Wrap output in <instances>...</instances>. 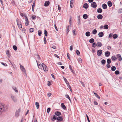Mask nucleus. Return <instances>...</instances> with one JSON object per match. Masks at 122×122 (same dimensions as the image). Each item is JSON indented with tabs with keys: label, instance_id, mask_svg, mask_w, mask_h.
<instances>
[{
	"label": "nucleus",
	"instance_id": "1",
	"mask_svg": "<svg viewBox=\"0 0 122 122\" xmlns=\"http://www.w3.org/2000/svg\"><path fill=\"white\" fill-rule=\"evenodd\" d=\"M8 105H5L4 104L0 103V112H2L5 111L9 107Z\"/></svg>",
	"mask_w": 122,
	"mask_h": 122
},
{
	"label": "nucleus",
	"instance_id": "2",
	"mask_svg": "<svg viewBox=\"0 0 122 122\" xmlns=\"http://www.w3.org/2000/svg\"><path fill=\"white\" fill-rule=\"evenodd\" d=\"M20 111V108L17 110H16V111L15 113V116L16 117H18L19 115V113Z\"/></svg>",
	"mask_w": 122,
	"mask_h": 122
},
{
	"label": "nucleus",
	"instance_id": "3",
	"mask_svg": "<svg viewBox=\"0 0 122 122\" xmlns=\"http://www.w3.org/2000/svg\"><path fill=\"white\" fill-rule=\"evenodd\" d=\"M11 98L13 101L14 102H16L17 101V99L16 97L14 95L12 94L11 95Z\"/></svg>",
	"mask_w": 122,
	"mask_h": 122
},
{
	"label": "nucleus",
	"instance_id": "4",
	"mask_svg": "<svg viewBox=\"0 0 122 122\" xmlns=\"http://www.w3.org/2000/svg\"><path fill=\"white\" fill-rule=\"evenodd\" d=\"M24 17L25 19V25L27 26L29 25V22L28 20L27 17L26 16H25Z\"/></svg>",
	"mask_w": 122,
	"mask_h": 122
},
{
	"label": "nucleus",
	"instance_id": "5",
	"mask_svg": "<svg viewBox=\"0 0 122 122\" xmlns=\"http://www.w3.org/2000/svg\"><path fill=\"white\" fill-rule=\"evenodd\" d=\"M91 7L93 8H95L97 6V5L95 2H93L91 4Z\"/></svg>",
	"mask_w": 122,
	"mask_h": 122
},
{
	"label": "nucleus",
	"instance_id": "6",
	"mask_svg": "<svg viewBox=\"0 0 122 122\" xmlns=\"http://www.w3.org/2000/svg\"><path fill=\"white\" fill-rule=\"evenodd\" d=\"M42 65L43 66V68L44 71L45 72L47 71H48V69L44 63H42Z\"/></svg>",
	"mask_w": 122,
	"mask_h": 122
},
{
	"label": "nucleus",
	"instance_id": "7",
	"mask_svg": "<svg viewBox=\"0 0 122 122\" xmlns=\"http://www.w3.org/2000/svg\"><path fill=\"white\" fill-rule=\"evenodd\" d=\"M102 53V50H99L97 51V55L99 56H101Z\"/></svg>",
	"mask_w": 122,
	"mask_h": 122
},
{
	"label": "nucleus",
	"instance_id": "8",
	"mask_svg": "<svg viewBox=\"0 0 122 122\" xmlns=\"http://www.w3.org/2000/svg\"><path fill=\"white\" fill-rule=\"evenodd\" d=\"M36 61L37 64V65L38 68L41 69H42V68H43V65H42V63L41 65V64H38V63L37 61Z\"/></svg>",
	"mask_w": 122,
	"mask_h": 122
},
{
	"label": "nucleus",
	"instance_id": "9",
	"mask_svg": "<svg viewBox=\"0 0 122 122\" xmlns=\"http://www.w3.org/2000/svg\"><path fill=\"white\" fill-rule=\"evenodd\" d=\"M57 120L60 122L63 120V118L62 116H58L57 117Z\"/></svg>",
	"mask_w": 122,
	"mask_h": 122
},
{
	"label": "nucleus",
	"instance_id": "10",
	"mask_svg": "<svg viewBox=\"0 0 122 122\" xmlns=\"http://www.w3.org/2000/svg\"><path fill=\"white\" fill-rule=\"evenodd\" d=\"M117 58L118 60L119 61H121L122 60V58L121 55L119 54H117Z\"/></svg>",
	"mask_w": 122,
	"mask_h": 122
},
{
	"label": "nucleus",
	"instance_id": "11",
	"mask_svg": "<svg viewBox=\"0 0 122 122\" xmlns=\"http://www.w3.org/2000/svg\"><path fill=\"white\" fill-rule=\"evenodd\" d=\"M20 69L23 72H25L26 71L24 67L22 65L20 66Z\"/></svg>",
	"mask_w": 122,
	"mask_h": 122
},
{
	"label": "nucleus",
	"instance_id": "12",
	"mask_svg": "<svg viewBox=\"0 0 122 122\" xmlns=\"http://www.w3.org/2000/svg\"><path fill=\"white\" fill-rule=\"evenodd\" d=\"M50 2L48 1H45L44 5L45 6H48L50 4Z\"/></svg>",
	"mask_w": 122,
	"mask_h": 122
},
{
	"label": "nucleus",
	"instance_id": "13",
	"mask_svg": "<svg viewBox=\"0 0 122 122\" xmlns=\"http://www.w3.org/2000/svg\"><path fill=\"white\" fill-rule=\"evenodd\" d=\"M57 117L55 115H53L52 118H51V120L52 121H54L55 120H57Z\"/></svg>",
	"mask_w": 122,
	"mask_h": 122
},
{
	"label": "nucleus",
	"instance_id": "14",
	"mask_svg": "<svg viewBox=\"0 0 122 122\" xmlns=\"http://www.w3.org/2000/svg\"><path fill=\"white\" fill-rule=\"evenodd\" d=\"M88 7V4L86 3L84 4L83 6V7L86 9H87Z\"/></svg>",
	"mask_w": 122,
	"mask_h": 122
},
{
	"label": "nucleus",
	"instance_id": "15",
	"mask_svg": "<svg viewBox=\"0 0 122 122\" xmlns=\"http://www.w3.org/2000/svg\"><path fill=\"white\" fill-rule=\"evenodd\" d=\"M107 5L108 6L110 7L112 6V3L111 1H109L107 2Z\"/></svg>",
	"mask_w": 122,
	"mask_h": 122
},
{
	"label": "nucleus",
	"instance_id": "16",
	"mask_svg": "<svg viewBox=\"0 0 122 122\" xmlns=\"http://www.w3.org/2000/svg\"><path fill=\"white\" fill-rule=\"evenodd\" d=\"M99 36L100 37H102L104 36V34L102 32H101L98 34Z\"/></svg>",
	"mask_w": 122,
	"mask_h": 122
},
{
	"label": "nucleus",
	"instance_id": "17",
	"mask_svg": "<svg viewBox=\"0 0 122 122\" xmlns=\"http://www.w3.org/2000/svg\"><path fill=\"white\" fill-rule=\"evenodd\" d=\"M55 114L56 115L58 116L61 115V113L60 112L56 111L55 112Z\"/></svg>",
	"mask_w": 122,
	"mask_h": 122
},
{
	"label": "nucleus",
	"instance_id": "18",
	"mask_svg": "<svg viewBox=\"0 0 122 122\" xmlns=\"http://www.w3.org/2000/svg\"><path fill=\"white\" fill-rule=\"evenodd\" d=\"M110 54V52L108 51H107L105 53V56L107 57H108L109 56Z\"/></svg>",
	"mask_w": 122,
	"mask_h": 122
},
{
	"label": "nucleus",
	"instance_id": "19",
	"mask_svg": "<svg viewBox=\"0 0 122 122\" xmlns=\"http://www.w3.org/2000/svg\"><path fill=\"white\" fill-rule=\"evenodd\" d=\"M102 17V16L101 14H99L97 16V18L99 19H101Z\"/></svg>",
	"mask_w": 122,
	"mask_h": 122
},
{
	"label": "nucleus",
	"instance_id": "20",
	"mask_svg": "<svg viewBox=\"0 0 122 122\" xmlns=\"http://www.w3.org/2000/svg\"><path fill=\"white\" fill-rule=\"evenodd\" d=\"M97 46L98 47H100L102 46V44L101 42H98L97 44Z\"/></svg>",
	"mask_w": 122,
	"mask_h": 122
},
{
	"label": "nucleus",
	"instance_id": "21",
	"mask_svg": "<svg viewBox=\"0 0 122 122\" xmlns=\"http://www.w3.org/2000/svg\"><path fill=\"white\" fill-rule=\"evenodd\" d=\"M61 106L62 107L64 110H66V107L64 104L62 103H61Z\"/></svg>",
	"mask_w": 122,
	"mask_h": 122
},
{
	"label": "nucleus",
	"instance_id": "22",
	"mask_svg": "<svg viewBox=\"0 0 122 122\" xmlns=\"http://www.w3.org/2000/svg\"><path fill=\"white\" fill-rule=\"evenodd\" d=\"M102 9L100 8H98L97 10V12L99 13H101L102 12Z\"/></svg>",
	"mask_w": 122,
	"mask_h": 122
},
{
	"label": "nucleus",
	"instance_id": "23",
	"mask_svg": "<svg viewBox=\"0 0 122 122\" xmlns=\"http://www.w3.org/2000/svg\"><path fill=\"white\" fill-rule=\"evenodd\" d=\"M107 5L105 4H104L102 5V7L104 9H106L107 8Z\"/></svg>",
	"mask_w": 122,
	"mask_h": 122
},
{
	"label": "nucleus",
	"instance_id": "24",
	"mask_svg": "<svg viewBox=\"0 0 122 122\" xmlns=\"http://www.w3.org/2000/svg\"><path fill=\"white\" fill-rule=\"evenodd\" d=\"M16 22L17 25L21 24V22L19 20L18 18L16 19Z\"/></svg>",
	"mask_w": 122,
	"mask_h": 122
},
{
	"label": "nucleus",
	"instance_id": "25",
	"mask_svg": "<svg viewBox=\"0 0 122 122\" xmlns=\"http://www.w3.org/2000/svg\"><path fill=\"white\" fill-rule=\"evenodd\" d=\"M35 105L36 107L38 109L39 108V104L38 102H36L35 103Z\"/></svg>",
	"mask_w": 122,
	"mask_h": 122
},
{
	"label": "nucleus",
	"instance_id": "26",
	"mask_svg": "<svg viewBox=\"0 0 122 122\" xmlns=\"http://www.w3.org/2000/svg\"><path fill=\"white\" fill-rule=\"evenodd\" d=\"M6 54L8 57H10V53L9 52V50H7Z\"/></svg>",
	"mask_w": 122,
	"mask_h": 122
},
{
	"label": "nucleus",
	"instance_id": "27",
	"mask_svg": "<svg viewBox=\"0 0 122 122\" xmlns=\"http://www.w3.org/2000/svg\"><path fill=\"white\" fill-rule=\"evenodd\" d=\"M35 6V2H34L33 3L32 6V11L33 12H34V7Z\"/></svg>",
	"mask_w": 122,
	"mask_h": 122
},
{
	"label": "nucleus",
	"instance_id": "28",
	"mask_svg": "<svg viewBox=\"0 0 122 122\" xmlns=\"http://www.w3.org/2000/svg\"><path fill=\"white\" fill-rule=\"evenodd\" d=\"M116 67L114 66H113L111 67V70L112 71H114L116 70Z\"/></svg>",
	"mask_w": 122,
	"mask_h": 122
},
{
	"label": "nucleus",
	"instance_id": "29",
	"mask_svg": "<svg viewBox=\"0 0 122 122\" xmlns=\"http://www.w3.org/2000/svg\"><path fill=\"white\" fill-rule=\"evenodd\" d=\"M12 88L17 93L18 92V91L16 87L14 86L12 87Z\"/></svg>",
	"mask_w": 122,
	"mask_h": 122
},
{
	"label": "nucleus",
	"instance_id": "30",
	"mask_svg": "<svg viewBox=\"0 0 122 122\" xmlns=\"http://www.w3.org/2000/svg\"><path fill=\"white\" fill-rule=\"evenodd\" d=\"M83 17L84 19H86L88 18V15L86 14H84L83 15Z\"/></svg>",
	"mask_w": 122,
	"mask_h": 122
},
{
	"label": "nucleus",
	"instance_id": "31",
	"mask_svg": "<svg viewBox=\"0 0 122 122\" xmlns=\"http://www.w3.org/2000/svg\"><path fill=\"white\" fill-rule=\"evenodd\" d=\"M63 78L65 82L66 83V84L67 85L68 84H69L68 82L67 81V80L65 78L64 76H63Z\"/></svg>",
	"mask_w": 122,
	"mask_h": 122
},
{
	"label": "nucleus",
	"instance_id": "32",
	"mask_svg": "<svg viewBox=\"0 0 122 122\" xmlns=\"http://www.w3.org/2000/svg\"><path fill=\"white\" fill-rule=\"evenodd\" d=\"M90 35V33L89 31H87L86 32V35L87 36H89Z\"/></svg>",
	"mask_w": 122,
	"mask_h": 122
},
{
	"label": "nucleus",
	"instance_id": "33",
	"mask_svg": "<svg viewBox=\"0 0 122 122\" xmlns=\"http://www.w3.org/2000/svg\"><path fill=\"white\" fill-rule=\"evenodd\" d=\"M112 37L114 39H116L118 37L117 35L116 34H114L112 36Z\"/></svg>",
	"mask_w": 122,
	"mask_h": 122
},
{
	"label": "nucleus",
	"instance_id": "34",
	"mask_svg": "<svg viewBox=\"0 0 122 122\" xmlns=\"http://www.w3.org/2000/svg\"><path fill=\"white\" fill-rule=\"evenodd\" d=\"M94 40L93 38H91L89 40V42L91 43H92L94 42Z\"/></svg>",
	"mask_w": 122,
	"mask_h": 122
},
{
	"label": "nucleus",
	"instance_id": "35",
	"mask_svg": "<svg viewBox=\"0 0 122 122\" xmlns=\"http://www.w3.org/2000/svg\"><path fill=\"white\" fill-rule=\"evenodd\" d=\"M107 64H110L111 62V60L110 59H108L107 60Z\"/></svg>",
	"mask_w": 122,
	"mask_h": 122
},
{
	"label": "nucleus",
	"instance_id": "36",
	"mask_svg": "<svg viewBox=\"0 0 122 122\" xmlns=\"http://www.w3.org/2000/svg\"><path fill=\"white\" fill-rule=\"evenodd\" d=\"M106 62V61L104 59H103L101 61V63L102 65H104L105 64Z\"/></svg>",
	"mask_w": 122,
	"mask_h": 122
},
{
	"label": "nucleus",
	"instance_id": "37",
	"mask_svg": "<svg viewBox=\"0 0 122 122\" xmlns=\"http://www.w3.org/2000/svg\"><path fill=\"white\" fill-rule=\"evenodd\" d=\"M94 95H95V96H96V97L98 99H100V97L97 95V94L95 92H94Z\"/></svg>",
	"mask_w": 122,
	"mask_h": 122
},
{
	"label": "nucleus",
	"instance_id": "38",
	"mask_svg": "<svg viewBox=\"0 0 122 122\" xmlns=\"http://www.w3.org/2000/svg\"><path fill=\"white\" fill-rule=\"evenodd\" d=\"M97 32V31L96 29H94L92 31V33L94 34H96Z\"/></svg>",
	"mask_w": 122,
	"mask_h": 122
},
{
	"label": "nucleus",
	"instance_id": "39",
	"mask_svg": "<svg viewBox=\"0 0 122 122\" xmlns=\"http://www.w3.org/2000/svg\"><path fill=\"white\" fill-rule=\"evenodd\" d=\"M44 34L46 36H47L48 32L47 30H44Z\"/></svg>",
	"mask_w": 122,
	"mask_h": 122
},
{
	"label": "nucleus",
	"instance_id": "40",
	"mask_svg": "<svg viewBox=\"0 0 122 122\" xmlns=\"http://www.w3.org/2000/svg\"><path fill=\"white\" fill-rule=\"evenodd\" d=\"M42 33V31L41 30H39L38 31V35L39 36H41Z\"/></svg>",
	"mask_w": 122,
	"mask_h": 122
},
{
	"label": "nucleus",
	"instance_id": "41",
	"mask_svg": "<svg viewBox=\"0 0 122 122\" xmlns=\"http://www.w3.org/2000/svg\"><path fill=\"white\" fill-rule=\"evenodd\" d=\"M17 25L18 26V27L20 28V30L22 29V25L21 24L19 25Z\"/></svg>",
	"mask_w": 122,
	"mask_h": 122
},
{
	"label": "nucleus",
	"instance_id": "42",
	"mask_svg": "<svg viewBox=\"0 0 122 122\" xmlns=\"http://www.w3.org/2000/svg\"><path fill=\"white\" fill-rule=\"evenodd\" d=\"M13 49L15 51H16L17 49V46L15 45H14L13 46Z\"/></svg>",
	"mask_w": 122,
	"mask_h": 122
},
{
	"label": "nucleus",
	"instance_id": "43",
	"mask_svg": "<svg viewBox=\"0 0 122 122\" xmlns=\"http://www.w3.org/2000/svg\"><path fill=\"white\" fill-rule=\"evenodd\" d=\"M67 86L68 87V88L70 89L71 91L72 92V89H71V86H70V85L69 84H67Z\"/></svg>",
	"mask_w": 122,
	"mask_h": 122
},
{
	"label": "nucleus",
	"instance_id": "44",
	"mask_svg": "<svg viewBox=\"0 0 122 122\" xmlns=\"http://www.w3.org/2000/svg\"><path fill=\"white\" fill-rule=\"evenodd\" d=\"M76 54L78 56H79L80 54V53L79 51L78 50H76Z\"/></svg>",
	"mask_w": 122,
	"mask_h": 122
},
{
	"label": "nucleus",
	"instance_id": "45",
	"mask_svg": "<svg viewBox=\"0 0 122 122\" xmlns=\"http://www.w3.org/2000/svg\"><path fill=\"white\" fill-rule=\"evenodd\" d=\"M34 30V29L33 28H30L29 29V31L31 32H33Z\"/></svg>",
	"mask_w": 122,
	"mask_h": 122
},
{
	"label": "nucleus",
	"instance_id": "46",
	"mask_svg": "<svg viewBox=\"0 0 122 122\" xmlns=\"http://www.w3.org/2000/svg\"><path fill=\"white\" fill-rule=\"evenodd\" d=\"M104 29H107L108 28V26L107 25H104Z\"/></svg>",
	"mask_w": 122,
	"mask_h": 122
},
{
	"label": "nucleus",
	"instance_id": "47",
	"mask_svg": "<svg viewBox=\"0 0 122 122\" xmlns=\"http://www.w3.org/2000/svg\"><path fill=\"white\" fill-rule=\"evenodd\" d=\"M112 59L113 60H115L117 59V58L115 56H112L111 57Z\"/></svg>",
	"mask_w": 122,
	"mask_h": 122
},
{
	"label": "nucleus",
	"instance_id": "48",
	"mask_svg": "<svg viewBox=\"0 0 122 122\" xmlns=\"http://www.w3.org/2000/svg\"><path fill=\"white\" fill-rule=\"evenodd\" d=\"M119 71L118 70H116L115 72V73L116 75H118L119 74Z\"/></svg>",
	"mask_w": 122,
	"mask_h": 122
},
{
	"label": "nucleus",
	"instance_id": "49",
	"mask_svg": "<svg viewBox=\"0 0 122 122\" xmlns=\"http://www.w3.org/2000/svg\"><path fill=\"white\" fill-rule=\"evenodd\" d=\"M97 46V44H96L95 43H93L92 44V47L94 48L95 47Z\"/></svg>",
	"mask_w": 122,
	"mask_h": 122
},
{
	"label": "nucleus",
	"instance_id": "50",
	"mask_svg": "<svg viewBox=\"0 0 122 122\" xmlns=\"http://www.w3.org/2000/svg\"><path fill=\"white\" fill-rule=\"evenodd\" d=\"M78 62L79 63H81L82 62V60L81 59V58H78Z\"/></svg>",
	"mask_w": 122,
	"mask_h": 122
},
{
	"label": "nucleus",
	"instance_id": "51",
	"mask_svg": "<svg viewBox=\"0 0 122 122\" xmlns=\"http://www.w3.org/2000/svg\"><path fill=\"white\" fill-rule=\"evenodd\" d=\"M107 49L109 50H111L112 49L111 47L109 46H107Z\"/></svg>",
	"mask_w": 122,
	"mask_h": 122
},
{
	"label": "nucleus",
	"instance_id": "52",
	"mask_svg": "<svg viewBox=\"0 0 122 122\" xmlns=\"http://www.w3.org/2000/svg\"><path fill=\"white\" fill-rule=\"evenodd\" d=\"M36 17V16L35 15H33L32 16V18L33 20L35 19Z\"/></svg>",
	"mask_w": 122,
	"mask_h": 122
},
{
	"label": "nucleus",
	"instance_id": "53",
	"mask_svg": "<svg viewBox=\"0 0 122 122\" xmlns=\"http://www.w3.org/2000/svg\"><path fill=\"white\" fill-rule=\"evenodd\" d=\"M106 66H107V67L108 68H109L111 67L110 65V64H107L106 65Z\"/></svg>",
	"mask_w": 122,
	"mask_h": 122
},
{
	"label": "nucleus",
	"instance_id": "54",
	"mask_svg": "<svg viewBox=\"0 0 122 122\" xmlns=\"http://www.w3.org/2000/svg\"><path fill=\"white\" fill-rule=\"evenodd\" d=\"M77 23L78 24V25H79L81 24V23H80V19H78V22Z\"/></svg>",
	"mask_w": 122,
	"mask_h": 122
},
{
	"label": "nucleus",
	"instance_id": "55",
	"mask_svg": "<svg viewBox=\"0 0 122 122\" xmlns=\"http://www.w3.org/2000/svg\"><path fill=\"white\" fill-rule=\"evenodd\" d=\"M72 32L74 35L75 36L76 35V34L75 33V30H73Z\"/></svg>",
	"mask_w": 122,
	"mask_h": 122
},
{
	"label": "nucleus",
	"instance_id": "56",
	"mask_svg": "<svg viewBox=\"0 0 122 122\" xmlns=\"http://www.w3.org/2000/svg\"><path fill=\"white\" fill-rule=\"evenodd\" d=\"M70 55L69 53H68L67 54V57L70 60Z\"/></svg>",
	"mask_w": 122,
	"mask_h": 122
},
{
	"label": "nucleus",
	"instance_id": "57",
	"mask_svg": "<svg viewBox=\"0 0 122 122\" xmlns=\"http://www.w3.org/2000/svg\"><path fill=\"white\" fill-rule=\"evenodd\" d=\"M51 110V108H48L47 110V113H49Z\"/></svg>",
	"mask_w": 122,
	"mask_h": 122
},
{
	"label": "nucleus",
	"instance_id": "58",
	"mask_svg": "<svg viewBox=\"0 0 122 122\" xmlns=\"http://www.w3.org/2000/svg\"><path fill=\"white\" fill-rule=\"evenodd\" d=\"M112 33H110L109 35V38H112Z\"/></svg>",
	"mask_w": 122,
	"mask_h": 122
},
{
	"label": "nucleus",
	"instance_id": "59",
	"mask_svg": "<svg viewBox=\"0 0 122 122\" xmlns=\"http://www.w3.org/2000/svg\"><path fill=\"white\" fill-rule=\"evenodd\" d=\"M44 43L45 44H46V39L45 37H44Z\"/></svg>",
	"mask_w": 122,
	"mask_h": 122
},
{
	"label": "nucleus",
	"instance_id": "60",
	"mask_svg": "<svg viewBox=\"0 0 122 122\" xmlns=\"http://www.w3.org/2000/svg\"><path fill=\"white\" fill-rule=\"evenodd\" d=\"M86 117H87V120H88V122H90V120L89 119L88 116L86 114Z\"/></svg>",
	"mask_w": 122,
	"mask_h": 122
},
{
	"label": "nucleus",
	"instance_id": "61",
	"mask_svg": "<svg viewBox=\"0 0 122 122\" xmlns=\"http://www.w3.org/2000/svg\"><path fill=\"white\" fill-rule=\"evenodd\" d=\"M1 64L3 65L4 66H7V65L6 63H4L3 62H1Z\"/></svg>",
	"mask_w": 122,
	"mask_h": 122
},
{
	"label": "nucleus",
	"instance_id": "62",
	"mask_svg": "<svg viewBox=\"0 0 122 122\" xmlns=\"http://www.w3.org/2000/svg\"><path fill=\"white\" fill-rule=\"evenodd\" d=\"M67 29H66V32H67V33H68V32L69 31V26H68L67 27Z\"/></svg>",
	"mask_w": 122,
	"mask_h": 122
},
{
	"label": "nucleus",
	"instance_id": "63",
	"mask_svg": "<svg viewBox=\"0 0 122 122\" xmlns=\"http://www.w3.org/2000/svg\"><path fill=\"white\" fill-rule=\"evenodd\" d=\"M70 51H72L73 50V46H71L70 48Z\"/></svg>",
	"mask_w": 122,
	"mask_h": 122
},
{
	"label": "nucleus",
	"instance_id": "64",
	"mask_svg": "<svg viewBox=\"0 0 122 122\" xmlns=\"http://www.w3.org/2000/svg\"><path fill=\"white\" fill-rule=\"evenodd\" d=\"M51 95V93L49 92L47 94V96L48 97H50Z\"/></svg>",
	"mask_w": 122,
	"mask_h": 122
}]
</instances>
